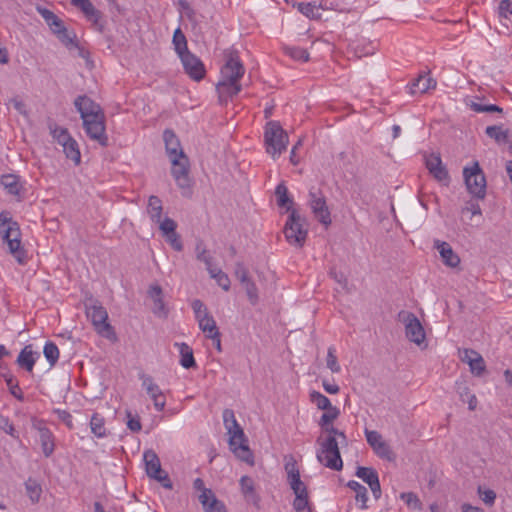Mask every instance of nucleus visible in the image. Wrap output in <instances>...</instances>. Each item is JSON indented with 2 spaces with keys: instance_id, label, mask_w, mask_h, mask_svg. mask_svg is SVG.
I'll list each match as a JSON object with an SVG mask.
<instances>
[{
  "instance_id": "18",
  "label": "nucleus",
  "mask_w": 512,
  "mask_h": 512,
  "mask_svg": "<svg viewBox=\"0 0 512 512\" xmlns=\"http://www.w3.org/2000/svg\"><path fill=\"white\" fill-rule=\"evenodd\" d=\"M183 64L185 72L189 77L195 81H200L204 78L206 70L203 62L193 53L188 52L179 57Z\"/></svg>"
},
{
  "instance_id": "16",
  "label": "nucleus",
  "mask_w": 512,
  "mask_h": 512,
  "mask_svg": "<svg viewBox=\"0 0 512 512\" xmlns=\"http://www.w3.org/2000/svg\"><path fill=\"white\" fill-rule=\"evenodd\" d=\"M32 428L39 434V441L44 456L49 458L55 450V437L53 433L43 420L36 418L32 419Z\"/></svg>"
},
{
  "instance_id": "44",
  "label": "nucleus",
  "mask_w": 512,
  "mask_h": 512,
  "mask_svg": "<svg viewBox=\"0 0 512 512\" xmlns=\"http://www.w3.org/2000/svg\"><path fill=\"white\" fill-rule=\"evenodd\" d=\"M43 354L49 362L50 366H54L59 359L60 353L57 345L52 341H48L44 346Z\"/></svg>"
},
{
  "instance_id": "6",
  "label": "nucleus",
  "mask_w": 512,
  "mask_h": 512,
  "mask_svg": "<svg viewBox=\"0 0 512 512\" xmlns=\"http://www.w3.org/2000/svg\"><path fill=\"white\" fill-rule=\"evenodd\" d=\"M463 176L469 193L478 199H484L486 195V178L479 163L475 161L471 167H465L463 169Z\"/></svg>"
},
{
  "instance_id": "19",
  "label": "nucleus",
  "mask_w": 512,
  "mask_h": 512,
  "mask_svg": "<svg viewBox=\"0 0 512 512\" xmlns=\"http://www.w3.org/2000/svg\"><path fill=\"white\" fill-rule=\"evenodd\" d=\"M142 381V387L146 390L147 394L153 401L154 408L161 412L166 405V398L160 389V387L154 382L153 378L149 375H140Z\"/></svg>"
},
{
  "instance_id": "15",
  "label": "nucleus",
  "mask_w": 512,
  "mask_h": 512,
  "mask_svg": "<svg viewBox=\"0 0 512 512\" xmlns=\"http://www.w3.org/2000/svg\"><path fill=\"white\" fill-rule=\"evenodd\" d=\"M83 127L90 139L97 141L101 146H107L108 137L105 129V116L83 120Z\"/></svg>"
},
{
  "instance_id": "55",
  "label": "nucleus",
  "mask_w": 512,
  "mask_h": 512,
  "mask_svg": "<svg viewBox=\"0 0 512 512\" xmlns=\"http://www.w3.org/2000/svg\"><path fill=\"white\" fill-rule=\"evenodd\" d=\"M471 109L475 112H478V113H483V112H498V113H502L503 110L501 107L497 106V105H494V104H488V105H484V104H480V103H475L473 102L471 104Z\"/></svg>"
},
{
  "instance_id": "36",
  "label": "nucleus",
  "mask_w": 512,
  "mask_h": 512,
  "mask_svg": "<svg viewBox=\"0 0 512 512\" xmlns=\"http://www.w3.org/2000/svg\"><path fill=\"white\" fill-rule=\"evenodd\" d=\"M25 489L27 496L32 503L39 502L42 494V487L36 479L29 477L25 482Z\"/></svg>"
},
{
  "instance_id": "35",
  "label": "nucleus",
  "mask_w": 512,
  "mask_h": 512,
  "mask_svg": "<svg viewBox=\"0 0 512 512\" xmlns=\"http://www.w3.org/2000/svg\"><path fill=\"white\" fill-rule=\"evenodd\" d=\"M275 195L277 198V205L279 207L286 208V210L290 211V212L293 210L292 209L293 201L288 196V189L283 183H280L277 185V187L275 189Z\"/></svg>"
},
{
  "instance_id": "46",
  "label": "nucleus",
  "mask_w": 512,
  "mask_h": 512,
  "mask_svg": "<svg viewBox=\"0 0 512 512\" xmlns=\"http://www.w3.org/2000/svg\"><path fill=\"white\" fill-rule=\"evenodd\" d=\"M59 41L69 50H72L74 46H77L76 35L69 32L67 29L57 30Z\"/></svg>"
},
{
  "instance_id": "28",
  "label": "nucleus",
  "mask_w": 512,
  "mask_h": 512,
  "mask_svg": "<svg viewBox=\"0 0 512 512\" xmlns=\"http://www.w3.org/2000/svg\"><path fill=\"white\" fill-rule=\"evenodd\" d=\"M81 11L99 32L104 31L105 21L103 20V14L94 7L92 2Z\"/></svg>"
},
{
  "instance_id": "53",
  "label": "nucleus",
  "mask_w": 512,
  "mask_h": 512,
  "mask_svg": "<svg viewBox=\"0 0 512 512\" xmlns=\"http://www.w3.org/2000/svg\"><path fill=\"white\" fill-rule=\"evenodd\" d=\"M293 508L296 512H311V506L309 503V496H299L293 500Z\"/></svg>"
},
{
  "instance_id": "50",
  "label": "nucleus",
  "mask_w": 512,
  "mask_h": 512,
  "mask_svg": "<svg viewBox=\"0 0 512 512\" xmlns=\"http://www.w3.org/2000/svg\"><path fill=\"white\" fill-rule=\"evenodd\" d=\"M326 365H327V368H329L331 370V372H333V373H339L341 370V367L338 363L337 356H336V349L334 346H330L328 348Z\"/></svg>"
},
{
  "instance_id": "37",
  "label": "nucleus",
  "mask_w": 512,
  "mask_h": 512,
  "mask_svg": "<svg viewBox=\"0 0 512 512\" xmlns=\"http://www.w3.org/2000/svg\"><path fill=\"white\" fill-rule=\"evenodd\" d=\"M485 133L491 139H494L498 144H505L508 142L509 131L503 129L502 126L493 125L485 129Z\"/></svg>"
},
{
  "instance_id": "25",
  "label": "nucleus",
  "mask_w": 512,
  "mask_h": 512,
  "mask_svg": "<svg viewBox=\"0 0 512 512\" xmlns=\"http://www.w3.org/2000/svg\"><path fill=\"white\" fill-rule=\"evenodd\" d=\"M37 358H39V353L32 350V345H26L19 353L16 362L20 367L31 372Z\"/></svg>"
},
{
  "instance_id": "54",
  "label": "nucleus",
  "mask_w": 512,
  "mask_h": 512,
  "mask_svg": "<svg viewBox=\"0 0 512 512\" xmlns=\"http://www.w3.org/2000/svg\"><path fill=\"white\" fill-rule=\"evenodd\" d=\"M2 185L10 194L16 195L19 192V185L14 175H5L1 179Z\"/></svg>"
},
{
  "instance_id": "41",
  "label": "nucleus",
  "mask_w": 512,
  "mask_h": 512,
  "mask_svg": "<svg viewBox=\"0 0 512 512\" xmlns=\"http://www.w3.org/2000/svg\"><path fill=\"white\" fill-rule=\"evenodd\" d=\"M210 277L215 279L217 284L225 291L230 289V279L226 273H224L221 269L216 267H212L208 270Z\"/></svg>"
},
{
  "instance_id": "40",
  "label": "nucleus",
  "mask_w": 512,
  "mask_h": 512,
  "mask_svg": "<svg viewBox=\"0 0 512 512\" xmlns=\"http://www.w3.org/2000/svg\"><path fill=\"white\" fill-rule=\"evenodd\" d=\"M104 424H105L104 418L100 414L94 413L92 415L91 420H90V427H91L92 433L95 436H97L99 438L106 436V429H105Z\"/></svg>"
},
{
  "instance_id": "47",
  "label": "nucleus",
  "mask_w": 512,
  "mask_h": 512,
  "mask_svg": "<svg viewBox=\"0 0 512 512\" xmlns=\"http://www.w3.org/2000/svg\"><path fill=\"white\" fill-rule=\"evenodd\" d=\"M473 355V360L469 361L471 372L476 375H481L485 371V361L478 352H469Z\"/></svg>"
},
{
  "instance_id": "2",
  "label": "nucleus",
  "mask_w": 512,
  "mask_h": 512,
  "mask_svg": "<svg viewBox=\"0 0 512 512\" xmlns=\"http://www.w3.org/2000/svg\"><path fill=\"white\" fill-rule=\"evenodd\" d=\"M223 422L229 435V446L232 452L242 461L253 465V453L247 445L244 431L238 424L234 412L231 409L223 411Z\"/></svg>"
},
{
  "instance_id": "24",
  "label": "nucleus",
  "mask_w": 512,
  "mask_h": 512,
  "mask_svg": "<svg viewBox=\"0 0 512 512\" xmlns=\"http://www.w3.org/2000/svg\"><path fill=\"white\" fill-rule=\"evenodd\" d=\"M216 88L219 101L221 103H226L230 98L237 95L242 89L240 83H232L230 81H224L223 79H220Z\"/></svg>"
},
{
  "instance_id": "22",
  "label": "nucleus",
  "mask_w": 512,
  "mask_h": 512,
  "mask_svg": "<svg viewBox=\"0 0 512 512\" xmlns=\"http://www.w3.org/2000/svg\"><path fill=\"white\" fill-rule=\"evenodd\" d=\"M163 139L165 142L166 153L170 161H172V159L184 158L186 156L178 137L172 130L166 129L163 133Z\"/></svg>"
},
{
  "instance_id": "59",
  "label": "nucleus",
  "mask_w": 512,
  "mask_h": 512,
  "mask_svg": "<svg viewBox=\"0 0 512 512\" xmlns=\"http://www.w3.org/2000/svg\"><path fill=\"white\" fill-rule=\"evenodd\" d=\"M0 429H2L7 434L11 435L14 438H18L16 434L14 425L10 422L7 417L0 415Z\"/></svg>"
},
{
  "instance_id": "31",
  "label": "nucleus",
  "mask_w": 512,
  "mask_h": 512,
  "mask_svg": "<svg viewBox=\"0 0 512 512\" xmlns=\"http://www.w3.org/2000/svg\"><path fill=\"white\" fill-rule=\"evenodd\" d=\"M293 7H296L298 11L305 17L311 20H320L322 15L317 11L316 2H294Z\"/></svg>"
},
{
  "instance_id": "61",
  "label": "nucleus",
  "mask_w": 512,
  "mask_h": 512,
  "mask_svg": "<svg viewBox=\"0 0 512 512\" xmlns=\"http://www.w3.org/2000/svg\"><path fill=\"white\" fill-rule=\"evenodd\" d=\"M235 276L237 277L241 284L251 279L248 270L244 267L242 263L236 264Z\"/></svg>"
},
{
  "instance_id": "43",
  "label": "nucleus",
  "mask_w": 512,
  "mask_h": 512,
  "mask_svg": "<svg viewBox=\"0 0 512 512\" xmlns=\"http://www.w3.org/2000/svg\"><path fill=\"white\" fill-rule=\"evenodd\" d=\"M355 475L367 483L368 486L379 479L377 471L371 467L359 466Z\"/></svg>"
},
{
  "instance_id": "7",
  "label": "nucleus",
  "mask_w": 512,
  "mask_h": 512,
  "mask_svg": "<svg viewBox=\"0 0 512 512\" xmlns=\"http://www.w3.org/2000/svg\"><path fill=\"white\" fill-rule=\"evenodd\" d=\"M171 164V174L181 190L182 196L190 197L192 195L193 182L189 176L190 167L188 157L172 159Z\"/></svg>"
},
{
  "instance_id": "5",
  "label": "nucleus",
  "mask_w": 512,
  "mask_h": 512,
  "mask_svg": "<svg viewBox=\"0 0 512 512\" xmlns=\"http://www.w3.org/2000/svg\"><path fill=\"white\" fill-rule=\"evenodd\" d=\"M284 234L286 240L291 245L302 247L305 243L308 234L306 221L296 210H292L288 216L284 228Z\"/></svg>"
},
{
  "instance_id": "48",
  "label": "nucleus",
  "mask_w": 512,
  "mask_h": 512,
  "mask_svg": "<svg viewBox=\"0 0 512 512\" xmlns=\"http://www.w3.org/2000/svg\"><path fill=\"white\" fill-rule=\"evenodd\" d=\"M310 400L312 403H314L318 409L320 410H326L333 406L330 402V400L323 394H321L318 391H312L310 393Z\"/></svg>"
},
{
  "instance_id": "34",
  "label": "nucleus",
  "mask_w": 512,
  "mask_h": 512,
  "mask_svg": "<svg viewBox=\"0 0 512 512\" xmlns=\"http://www.w3.org/2000/svg\"><path fill=\"white\" fill-rule=\"evenodd\" d=\"M162 201L157 196H150L148 200L147 212L154 223H159L162 215Z\"/></svg>"
},
{
  "instance_id": "58",
  "label": "nucleus",
  "mask_w": 512,
  "mask_h": 512,
  "mask_svg": "<svg viewBox=\"0 0 512 512\" xmlns=\"http://www.w3.org/2000/svg\"><path fill=\"white\" fill-rule=\"evenodd\" d=\"M285 471L287 473V482L300 478V472L295 461L287 462L285 464Z\"/></svg>"
},
{
  "instance_id": "63",
  "label": "nucleus",
  "mask_w": 512,
  "mask_h": 512,
  "mask_svg": "<svg viewBox=\"0 0 512 512\" xmlns=\"http://www.w3.org/2000/svg\"><path fill=\"white\" fill-rule=\"evenodd\" d=\"M38 12L43 17V19L45 20V22L47 23L48 26H50L51 24H55L56 20H58V18H59L52 11H50L46 8H38Z\"/></svg>"
},
{
  "instance_id": "9",
  "label": "nucleus",
  "mask_w": 512,
  "mask_h": 512,
  "mask_svg": "<svg viewBox=\"0 0 512 512\" xmlns=\"http://www.w3.org/2000/svg\"><path fill=\"white\" fill-rule=\"evenodd\" d=\"M10 223V238H9V252L16 258V260L23 264L25 262V250L21 245V232L20 227L16 221L9 217L7 212L0 213V226Z\"/></svg>"
},
{
  "instance_id": "38",
  "label": "nucleus",
  "mask_w": 512,
  "mask_h": 512,
  "mask_svg": "<svg viewBox=\"0 0 512 512\" xmlns=\"http://www.w3.org/2000/svg\"><path fill=\"white\" fill-rule=\"evenodd\" d=\"M172 43H173V46H174V50H175V52L177 53V55L179 57L181 55H184L185 53L190 52L188 50L186 36L184 35V33L181 31L180 28H177L174 31L173 38H172Z\"/></svg>"
},
{
  "instance_id": "51",
  "label": "nucleus",
  "mask_w": 512,
  "mask_h": 512,
  "mask_svg": "<svg viewBox=\"0 0 512 512\" xmlns=\"http://www.w3.org/2000/svg\"><path fill=\"white\" fill-rule=\"evenodd\" d=\"M286 53L294 60L307 62L309 60V53L306 49L301 47H287Z\"/></svg>"
},
{
  "instance_id": "33",
  "label": "nucleus",
  "mask_w": 512,
  "mask_h": 512,
  "mask_svg": "<svg viewBox=\"0 0 512 512\" xmlns=\"http://www.w3.org/2000/svg\"><path fill=\"white\" fill-rule=\"evenodd\" d=\"M347 487L353 490L356 493L355 499L357 502H360V509L366 510L368 508V491L366 487L361 485L359 482L351 480L347 483Z\"/></svg>"
},
{
  "instance_id": "4",
  "label": "nucleus",
  "mask_w": 512,
  "mask_h": 512,
  "mask_svg": "<svg viewBox=\"0 0 512 512\" xmlns=\"http://www.w3.org/2000/svg\"><path fill=\"white\" fill-rule=\"evenodd\" d=\"M264 142L267 153L275 159L286 150L289 138L278 121H269L265 126Z\"/></svg>"
},
{
  "instance_id": "3",
  "label": "nucleus",
  "mask_w": 512,
  "mask_h": 512,
  "mask_svg": "<svg viewBox=\"0 0 512 512\" xmlns=\"http://www.w3.org/2000/svg\"><path fill=\"white\" fill-rule=\"evenodd\" d=\"M87 317L91 320L96 332L109 340L115 339L116 334L108 322V312L102 304L93 298L85 302Z\"/></svg>"
},
{
  "instance_id": "62",
  "label": "nucleus",
  "mask_w": 512,
  "mask_h": 512,
  "mask_svg": "<svg viewBox=\"0 0 512 512\" xmlns=\"http://www.w3.org/2000/svg\"><path fill=\"white\" fill-rule=\"evenodd\" d=\"M126 414H127V418H128L127 427L132 432H139L142 428L139 417H137V416L133 417L131 412H129V411H127Z\"/></svg>"
},
{
  "instance_id": "12",
  "label": "nucleus",
  "mask_w": 512,
  "mask_h": 512,
  "mask_svg": "<svg viewBox=\"0 0 512 512\" xmlns=\"http://www.w3.org/2000/svg\"><path fill=\"white\" fill-rule=\"evenodd\" d=\"M309 206L314 217L325 226L331 224L330 211L328 209L326 198L320 190L311 189L309 191Z\"/></svg>"
},
{
  "instance_id": "14",
  "label": "nucleus",
  "mask_w": 512,
  "mask_h": 512,
  "mask_svg": "<svg viewBox=\"0 0 512 512\" xmlns=\"http://www.w3.org/2000/svg\"><path fill=\"white\" fill-rule=\"evenodd\" d=\"M365 436L367 443L378 457L390 462L395 460L394 452L378 431L365 429Z\"/></svg>"
},
{
  "instance_id": "39",
  "label": "nucleus",
  "mask_w": 512,
  "mask_h": 512,
  "mask_svg": "<svg viewBox=\"0 0 512 512\" xmlns=\"http://www.w3.org/2000/svg\"><path fill=\"white\" fill-rule=\"evenodd\" d=\"M63 148V152L66 157L72 160L76 165H78L81 161V154L79 150V146L77 141L73 138L71 139Z\"/></svg>"
},
{
  "instance_id": "8",
  "label": "nucleus",
  "mask_w": 512,
  "mask_h": 512,
  "mask_svg": "<svg viewBox=\"0 0 512 512\" xmlns=\"http://www.w3.org/2000/svg\"><path fill=\"white\" fill-rule=\"evenodd\" d=\"M398 320L404 324L405 335L409 341L417 345H421L425 341V330L414 313L402 310L398 313Z\"/></svg>"
},
{
  "instance_id": "60",
  "label": "nucleus",
  "mask_w": 512,
  "mask_h": 512,
  "mask_svg": "<svg viewBox=\"0 0 512 512\" xmlns=\"http://www.w3.org/2000/svg\"><path fill=\"white\" fill-rule=\"evenodd\" d=\"M191 307L193 309V312L195 314V318L196 319H198L201 316H203V314H208L209 313L208 310H207V307L199 299L193 300L192 303H191Z\"/></svg>"
},
{
  "instance_id": "1",
  "label": "nucleus",
  "mask_w": 512,
  "mask_h": 512,
  "mask_svg": "<svg viewBox=\"0 0 512 512\" xmlns=\"http://www.w3.org/2000/svg\"><path fill=\"white\" fill-rule=\"evenodd\" d=\"M322 432V435L317 439V443L320 445L317 459L325 467L340 471L343 468V462L339 451V443L346 444L347 437L344 432L335 427L326 428Z\"/></svg>"
},
{
  "instance_id": "42",
  "label": "nucleus",
  "mask_w": 512,
  "mask_h": 512,
  "mask_svg": "<svg viewBox=\"0 0 512 512\" xmlns=\"http://www.w3.org/2000/svg\"><path fill=\"white\" fill-rule=\"evenodd\" d=\"M339 414L340 411L335 406H331L330 408L326 409L319 421V425L321 426L322 431H325L326 428L333 427L330 424L339 416Z\"/></svg>"
},
{
  "instance_id": "49",
  "label": "nucleus",
  "mask_w": 512,
  "mask_h": 512,
  "mask_svg": "<svg viewBox=\"0 0 512 512\" xmlns=\"http://www.w3.org/2000/svg\"><path fill=\"white\" fill-rule=\"evenodd\" d=\"M244 287L248 300L252 305H256L259 300V294H258V288L255 284V282L250 279L249 281L242 284Z\"/></svg>"
},
{
  "instance_id": "17",
  "label": "nucleus",
  "mask_w": 512,
  "mask_h": 512,
  "mask_svg": "<svg viewBox=\"0 0 512 512\" xmlns=\"http://www.w3.org/2000/svg\"><path fill=\"white\" fill-rule=\"evenodd\" d=\"M425 165L429 173L444 185H448L450 181L449 173L443 164L439 154L431 153L425 156Z\"/></svg>"
},
{
  "instance_id": "21",
  "label": "nucleus",
  "mask_w": 512,
  "mask_h": 512,
  "mask_svg": "<svg viewBox=\"0 0 512 512\" xmlns=\"http://www.w3.org/2000/svg\"><path fill=\"white\" fill-rule=\"evenodd\" d=\"M148 296L153 301L152 312L158 318L168 316V308L163 300V291L158 284L151 285L148 290Z\"/></svg>"
},
{
  "instance_id": "10",
  "label": "nucleus",
  "mask_w": 512,
  "mask_h": 512,
  "mask_svg": "<svg viewBox=\"0 0 512 512\" xmlns=\"http://www.w3.org/2000/svg\"><path fill=\"white\" fill-rule=\"evenodd\" d=\"M245 72L238 52L228 50L225 52V63L221 67V79L232 83H239Z\"/></svg>"
},
{
  "instance_id": "30",
  "label": "nucleus",
  "mask_w": 512,
  "mask_h": 512,
  "mask_svg": "<svg viewBox=\"0 0 512 512\" xmlns=\"http://www.w3.org/2000/svg\"><path fill=\"white\" fill-rule=\"evenodd\" d=\"M436 81L431 78L428 74L419 75L411 84L410 90L412 94L425 93L429 89L435 88Z\"/></svg>"
},
{
  "instance_id": "57",
  "label": "nucleus",
  "mask_w": 512,
  "mask_h": 512,
  "mask_svg": "<svg viewBox=\"0 0 512 512\" xmlns=\"http://www.w3.org/2000/svg\"><path fill=\"white\" fill-rule=\"evenodd\" d=\"M166 238V241L172 246V248L178 252L183 250V244L180 240L179 235L176 233V231L164 235Z\"/></svg>"
},
{
  "instance_id": "56",
  "label": "nucleus",
  "mask_w": 512,
  "mask_h": 512,
  "mask_svg": "<svg viewBox=\"0 0 512 512\" xmlns=\"http://www.w3.org/2000/svg\"><path fill=\"white\" fill-rule=\"evenodd\" d=\"M158 224L163 235L170 234L176 231L177 224L171 218L166 217L163 221L160 220Z\"/></svg>"
},
{
  "instance_id": "13",
  "label": "nucleus",
  "mask_w": 512,
  "mask_h": 512,
  "mask_svg": "<svg viewBox=\"0 0 512 512\" xmlns=\"http://www.w3.org/2000/svg\"><path fill=\"white\" fill-rule=\"evenodd\" d=\"M193 487L195 490L201 491L199 501L205 512H226L225 505L215 497L211 489L205 488L204 481L201 478L194 480Z\"/></svg>"
},
{
  "instance_id": "32",
  "label": "nucleus",
  "mask_w": 512,
  "mask_h": 512,
  "mask_svg": "<svg viewBox=\"0 0 512 512\" xmlns=\"http://www.w3.org/2000/svg\"><path fill=\"white\" fill-rule=\"evenodd\" d=\"M48 127L53 139L62 147L73 139L66 128L60 127L54 122L49 123Z\"/></svg>"
},
{
  "instance_id": "11",
  "label": "nucleus",
  "mask_w": 512,
  "mask_h": 512,
  "mask_svg": "<svg viewBox=\"0 0 512 512\" xmlns=\"http://www.w3.org/2000/svg\"><path fill=\"white\" fill-rule=\"evenodd\" d=\"M145 462L146 473L150 478H153L162 483L165 488H171L172 484L168 475L162 470L159 457L153 450H147L143 454Z\"/></svg>"
},
{
  "instance_id": "64",
  "label": "nucleus",
  "mask_w": 512,
  "mask_h": 512,
  "mask_svg": "<svg viewBox=\"0 0 512 512\" xmlns=\"http://www.w3.org/2000/svg\"><path fill=\"white\" fill-rule=\"evenodd\" d=\"M499 15L507 18L512 15V2L510 0H502L499 4Z\"/></svg>"
},
{
  "instance_id": "45",
  "label": "nucleus",
  "mask_w": 512,
  "mask_h": 512,
  "mask_svg": "<svg viewBox=\"0 0 512 512\" xmlns=\"http://www.w3.org/2000/svg\"><path fill=\"white\" fill-rule=\"evenodd\" d=\"M400 499L403 500L410 509L421 511L423 508L421 500L414 492H402Z\"/></svg>"
},
{
  "instance_id": "27",
  "label": "nucleus",
  "mask_w": 512,
  "mask_h": 512,
  "mask_svg": "<svg viewBox=\"0 0 512 512\" xmlns=\"http://www.w3.org/2000/svg\"><path fill=\"white\" fill-rule=\"evenodd\" d=\"M175 347L178 348L180 354V365L185 369L196 367L195 358L193 355L192 348L187 343H175Z\"/></svg>"
},
{
  "instance_id": "26",
  "label": "nucleus",
  "mask_w": 512,
  "mask_h": 512,
  "mask_svg": "<svg viewBox=\"0 0 512 512\" xmlns=\"http://www.w3.org/2000/svg\"><path fill=\"white\" fill-rule=\"evenodd\" d=\"M196 320L198 321L199 328L206 334L207 338L215 339L219 336V330L216 322L210 313L203 314V316Z\"/></svg>"
},
{
  "instance_id": "23",
  "label": "nucleus",
  "mask_w": 512,
  "mask_h": 512,
  "mask_svg": "<svg viewBox=\"0 0 512 512\" xmlns=\"http://www.w3.org/2000/svg\"><path fill=\"white\" fill-rule=\"evenodd\" d=\"M435 247L438 250L443 263L451 268H455L460 264L459 256L453 251L450 244L444 241H435Z\"/></svg>"
},
{
  "instance_id": "29",
  "label": "nucleus",
  "mask_w": 512,
  "mask_h": 512,
  "mask_svg": "<svg viewBox=\"0 0 512 512\" xmlns=\"http://www.w3.org/2000/svg\"><path fill=\"white\" fill-rule=\"evenodd\" d=\"M240 486L245 499L254 505H258L260 498L255 491L253 479L249 476H242Z\"/></svg>"
},
{
  "instance_id": "52",
  "label": "nucleus",
  "mask_w": 512,
  "mask_h": 512,
  "mask_svg": "<svg viewBox=\"0 0 512 512\" xmlns=\"http://www.w3.org/2000/svg\"><path fill=\"white\" fill-rule=\"evenodd\" d=\"M288 484H289L291 490L293 491V493L295 494V497H297V495L303 496V497L309 496L307 486L301 480V477L289 481Z\"/></svg>"
},
{
  "instance_id": "20",
  "label": "nucleus",
  "mask_w": 512,
  "mask_h": 512,
  "mask_svg": "<svg viewBox=\"0 0 512 512\" xmlns=\"http://www.w3.org/2000/svg\"><path fill=\"white\" fill-rule=\"evenodd\" d=\"M74 105L80 113L82 120L104 115L100 105L85 95L78 96L74 101Z\"/></svg>"
}]
</instances>
